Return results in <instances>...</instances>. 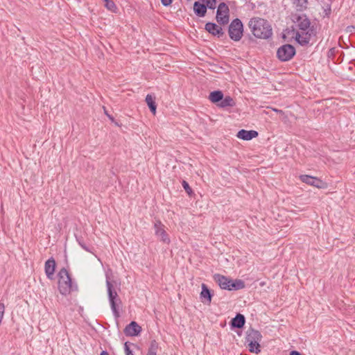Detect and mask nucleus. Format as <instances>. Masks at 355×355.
Masks as SVG:
<instances>
[{"label":"nucleus","mask_w":355,"mask_h":355,"mask_svg":"<svg viewBox=\"0 0 355 355\" xmlns=\"http://www.w3.org/2000/svg\"><path fill=\"white\" fill-rule=\"evenodd\" d=\"M155 234L161 241L165 243H170V239L164 230V225L160 220H157L154 224Z\"/></svg>","instance_id":"9d476101"},{"label":"nucleus","mask_w":355,"mask_h":355,"mask_svg":"<svg viewBox=\"0 0 355 355\" xmlns=\"http://www.w3.org/2000/svg\"><path fill=\"white\" fill-rule=\"evenodd\" d=\"M355 31V26H348V27H347V31H348V32H352V31Z\"/></svg>","instance_id":"cd10ccee"},{"label":"nucleus","mask_w":355,"mask_h":355,"mask_svg":"<svg viewBox=\"0 0 355 355\" xmlns=\"http://www.w3.org/2000/svg\"><path fill=\"white\" fill-rule=\"evenodd\" d=\"M229 8L225 3H220L216 12V21L221 25H225L229 22Z\"/></svg>","instance_id":"1a4fd4ad"},{"label":"nucleus","mask_w":355,"mask_h":355,"mask_svg":"<svg viewBox=\"0 0 355 355\" xmlns=\"http://www.w3.org/2000/svg\"><path fill=\"white\" fill-rule=\"evenodd\" d=\"M193 10L197 16L202 17L207 12V6L205 4L196 1L193 4Z\"/></svg>","instance_id":"f3484780"},{"label":"nucleus","mask_w":355,"mask_h":355,"mask_svg":"<svg viewBox=\"0 0 355 355\" xmlns=\"http://www.w3.org/2000/svg\"><path fill=\"white\" fill-rule=\"evenodd\" d=\"M81 246H82V248H83L84 250H85L86 251H89V250L87 249V248L85 245H81Z\"/></svg>","instance_id":"7c9ffc66"},{"label":"nucleus","mask_w":355,"mask_h":355,"mask_svg":"<svg viewBox=\"0 0 355 355\" xmlns=\"http://www.w3.org/2000/svg\"><path fill=\"white\" fill-rule=\"evenodd\" d=\"M214 279L222 289L237 291L245 288V283L241 279L232 281L230 278L220 274H215Z\"/></svg>","instance_id":"20e7f679"},{"label":"nucleus","mask_w":355,"mask_h":355,"mask_svg":"<svg viewBox=\"0 0 355 355\" xmlns=\"http://www.w3.org/2000/svg\"><path fill=\"white\" fill-rule=\"evenodd\" d=\"M203 2L206 3L207 8L209 9H215L216 6V0H201Z\"/></svg>","instance_id":"b1692460"},{"label":"nucleus","mask_w":355,"mask_h":355,"mask_svg":"<svg viewBox=\"0 0 355 355\" xmlns=\"http://www.w3.org/2000/svg\"><path fill=\"white\" fill-rule=\"evenodd\" d=\"M173 0H161L162 4L164 6H168L171 4Z\"/></svg>","instance_id":"bb28decb"},{"label":"nucleus","mask_w":355,"mask_h":355,"mask_svg":"<svg viewBox=\"0 0 355 355\" xmlns=\"http://www.w3.org/2000/svg\"><path fill=\"white\" fill-rule=\"evenodd\" d=\"M205 29L208 33H211L214 36H218V37L222 36L224 33L223 31V28L220 26L216 24L215 23L207 22L205 24Z\"/></svg>","instance_id":"4468645a"},{"label":"nucleus","mask_w":355,"mask_h":355,"mask_svg":"<svg viewBox=\"0 0 355 355\" xmlns=\"http://www.w3.org/2000/svg\"><path fill=\"white\" fill-rule=\"evenodd\" d=\"M297 24L300 31L297 32L295 39L300 44L306 45L316 35V31L313 26L311 27V22L306 15L299 16Z\"/></svg>","instance_id":"f257e3e1"},{"label":"nucleus","mask_w":355,"mask_h":355,"mask_svg":"<svg viewBox=\"0 0 355 355\" xmlns=\"http://www.w3.org/2000/svg\"><path fill=\"white\" fill-rule=\"evenodd\" d=\"M124 350H125V355H135L133 354V352H132V350H130V349L128 346V343L127 342L125 343V344H124Z\"/></svg>","instance_id":"a878e982"},{"label":"nucleus","mask_w":355,"mask_h":355,"mask_svg":"<svg viewBox=\"0 0 355 355\" xmlns=\"http://www.w3.org/2000/svg\"><path fill=\"white\" fill-rule=\"evenodd\" d=\"M229 35L230 37L236 42L239 41L243 32V26L241 21L239 19H234L229 26Z\"/></svg>","instance_id":"0eeeda50"},{"label":"nucleus","mask_w":355,"mask_h":355,"mask_svg":"<svg viewBox=\"0 0 355 355\" xmlns=\"http://www.w3.org/2000/svg\"><path fill=\"white\" fill-rule=\"evenodd\" d=\"M245 319L243 315L237 314L231 321L233 327L241 328L245 324Z\"/></svg>","instance_id":"a211bd4d"},{"label":"nucleus","mask_w":355,"mask_h":355,"mask_svg":"<svg viewBox=\"0 0 355 355\" xmlns=\"http://www.w3.org/2000/svg\"><path fill=\"white\" fill-rule=\"evenodd\" d=\"M159 348V345L156 340H153L150 342L147 355H157V352Z\"/></svg>","instance_id":"4be33fe9"},{"label":"nucleus","mask_w":355,"mask_h":355,"mask_svg":"<svg viewBox=\"0 0 355 355\" xmlns=\"http://www.w3.org/2000/svg\"><path fill=\"white\" fill-rule=\"evenodd\" d=\"M124 334L127 336H138L141 331V327L135 321H132L124 329Z\"/></svg>","instance_id":"9b49d317"},{"label":"nucleus","mask_w":355,"mask_h":355,"mask_svg":"<svg viewBox=\"0 0 355 355\" xmlns=\"http://www.w3.org/2000/svg\"><path fill=\"white\" fill-rule=\"evenodd\" d=\"M261 333L254 329H249L246 333V343L248 345V349L250 352L258 354L260 352L259 343L261 340Z\"/></svg>","instance_id":"39448f33"},{"label":"nucleus","mask_w":355,"mask_h":355,"mask_svg":"<svg viewBox=\"0 0 355 355\" xmlns=\"http://www.w3.org/2000/svg\"><path fill=\"white\" fill-rule=\"evenodd\" d=\"M101 355H110V354H108V352H106V351H103V352L101 353Z\"/></svg>","instance_id":"c756f323"},{"label":"nucleus","mask_w":355,"mask_h":355,"mask_svg":"<svg viewBox=\"0 0 355 355\" xmlns=\"http://www.w3.org/2000/svg\"><path fill=\"white\" fill-rule=\"evenodd\" d=\"M223 94L221 91H214L209 94V98L212 103H218L223 100Z\"/></svg>","instance_id":"aec40b11"},{"label":"nucleus","mask_w":355,"mask_h":355,"mask_svg":"<svg viewBox=\"0 0 355 355\" xmlns=\"http://www.w3.org/2000/svg\"><path fill=\"white\" fill-rule=\"evenodd\" d=\"M150 110L153 114L156 113L157 105L155 103V96L152 94H147L145 99Z\"/></svg>","instance_id":"6ab92c4d"},{"label":"nucleus","mask_w":355,"mask_h":355,"mask_svg":"<svg viewBox=\"0 0 355 355\" xmlns=\"http://www.w3.org/2000/svg\"><path fill=\"white\" fill-rule=\"evenodd\" d=\"M235 104L234 100L231 96H227L225 98L223 97V100L220 101L219 106L220 107H234Z\"/></svg>","instance_id":"412c9836"},{"label":"nucleus","mask_w":355,"mask_h":355,"mask_svg":"<svg viewBox=\"0 0 355 355\" xmlns=\"http://www.w3.org/2000/svg\"><path fill=\"white\" fill-rule=\"evenodd\" d=\"M56 263L53 257L49 259L44 263V270L46 277L49 279H53L55 272Z\"/></svg>","instance_id":"f8f14e48"},{"label":"nucleus","mask_w":355,"mask_h":355,"mask_svg":"<svg viewBox=\"0 0 355 355\" xmlns=\"http://www.w3.org/2000/svg\"><path fill=\"white\" fill-rule=\"evenodd\" d=\"M291 355H302L300 352H297V351H292L291 352Z\"/></svg>","instance_id":"c85d7f7f"},{"label":"nucleus","mask_w":355,"mask_h":355,"mask_svg":"<svg viewBox=\"0 0 355 355\" xmlns=\"http://www.w3.org/2000/svg\"><path fill=\"white\" fill-rule=\"evenodd\" d=\"M202 291L200 293V297L202 299V302H208L209 304L211 301V294L207 285L205 284H202Z\"/></svg>","instance_id":"dca6fc26"},{"label":"nucleus","mask_w":355,"mask_h":355,"mask_svg":"<svg viewBox=\"0 0 355 355\" xmlns=\"http://www.w3.org/2000/svg\"><path fill=\"white\" fill-rule=\"evenodd\" d=\"M257 136L258 132L255 130H241L237 134V137L243 140H250Z\"/></svg>","instance_id":"2eb2a0df"},{"label":"nucleus","mask_w":355,"mask_h":355,"mask_svg":"<svg viewBox=\"0 0 355 355\" xmlns=\"http://www.w3.org/2000/svg\"><path fill=\"white\" fill-rule=\"evenodd\" d=\"M58 289L62 295H67L72 291L78 290V286L72 282L71 276L64 268H62L58 274Z\"/></svg>","instance_id":"7ed1b4c3"},{"label":"nucleus","mask_w":355,"mask_h":355,"mask_svg":"<svg viewBox=\"0 0 355 355\" xmlns=\"http://www.w3.org/2000/svg\"><path fill=\"white\" fill-rule=\"evenodd\" d=\"M295 54V48L291 44H284L277 51L278 59L282 62H286L293 58Z\"/></svg>","instance_id":"6e6552de"},{"label":"nucleus","mask_w":355,"mask_h":355,"mask_svg":"<svg viewBox=\"0 0 355 355\" xmlns=\"http://www.w3.org/2000/svg\"><path fill=\"white\" fill-rule=\"evenodd\" d=\"M182 187L189 194H190L192 192V189L189 187L188 182H186L185 180L182 181Z\"/></svg>","instance_id":"393cba45"},{"label":"nucleus","mask_w":355,"mask_h":355,"mask_svg":"<svg viewBox=\"0 0 355 355\" xmlns=\"http://www.w3.org/2000/svg\"><path fill=\"white\" fill-rule=\"evenodd\" d=\"M105 2V6L111 11L114 12L116 9V6L113 1L112 0H103Z\"/></svg>","instance_id":"5701e85b"},{"label":"nucleus","mask_w":355,"mask_h":355,"mask_svg":"<svg viewBox=\"0 0 355 355\" xmlns=\"http://www.w3.org/2000/svg\"><path fill=\"white\" fill-rule=\"evenodd\" d=\"M300 180L307 184L314 186L317 188L322 187V182L318 178L310 176L308 175H301L300 176Z\"/></svg>","instance_id":"ddd939ff"},{"label":"nucleus","mask_w":355,"mask_h":355,"mask_svg":"<svg viewBox=\"0 0 355 355\" xmlns=\"http://www.w3.org/2000/svg\"><path fill=\"white\" fill-rule=\"evenodd\" d=\"M106 286L111 309L114 316L118 318L119 316V313L116 306L118 304H121V300L119 297L116 291L114 290L113 284L110 282L108 278L106 279Z\"/></svg>","instance_id":"423d86ee"},{"label":"nucleus","mask_w":355,"mask_h":355,"mask_svg":"<svg viewBox=\"0 0 355 355\" xmlns=\"http://www.w3.org/2000/svg\"><path fill=\"white\" fill-rule=\"evenodd\" d=\"M253 35L259 39H268L272 35V28L270 23L263 18L253 17L248 23Z\"/></svg>","instance_id":"f03ea898"}]
</instances>
